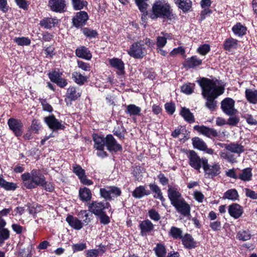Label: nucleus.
<instances>
[{"label":"nucleus","mask_w":257,"mask_h":257,"mask_svg":"<svg viewBox=\"0 0 257 257\" xmlns=\"http://www.w3.org/2000/svg\"><path fill=\"white\" fill-rule=\"evenodd\" d=\"M21 178L24 185L28 189L35 188L37 186L44 187L45 178L40 171L33 170L30 173H25L22 175Z\"/></svg>","instance_id":"f257e3e1"},{"label":"nucleus","mask_w":257,"mask_h":257,"mask_svg":"<svg viewBox=\"0 0 257 257\" xmlns=\"http://www.w3.org/2000/svg\"><path fill=\"white\" fill-rule=\"evenodd\" d=\"M171 14L170 6L164 1L156 0L152 7V13L150 17L152 19L158 18H169Z\"/></svg>","instance_id":"f03ea898"},{"label":"nucleus","mask_w":257,"mask_h":257,"mask_svg":"<svg viewBox=\"0 0 257 257\" xmlns=\"http://www.w3.org/2000/svg\"><path fill=\"white\" fill-rule=\"evenodd\" d=\"M127 54L136 59L142 58L147 53V50L141 41L134 43L127 51Z\"/></svg>","instance_id":"7ed1b4c3"},{"label":"nucleus","mask_w":257,"mask_h":257,"mask_svg":"<svg viewBox=\"0 0 257 257\" xmlns=\"http://www.w3.org/2000/svg\"><path fill=\"white\" fill-rule=\"evenodd\" d=\"M187 155L189 164L191 167L197 170H199L202 165L203 166L204 165L205 161L207 160L205 158H200L197 153L193 150L188 151Z\"/></svg>","instance_id":"20e7f679"},{"label":"nucleus","mask_w":257,"mask_h":257,"mask_svg":"<svg viewBox=\"0 0 257 257\" xmlns=\"http://www.w3.org/2000/svg\"><path fill=\"white\" fill-rule=\"evenodd\" d=\"M121 193V190L119 188L112 186H105L100 188L99 190L100 196L106 200L111 199L112 197L119 196Z\"/></svg>","instance_id":"39448f33"},{"label":"nucleus","mask_w":257,"mask_h":257,"mask_svg":"<svg viewBox=\"0 0 257 257\" xmlns=\"http://www.w3.org/2000/svg\"><path fill=\"white\" fill-rule=\"evenodd\" d=\"M221 108L225 114L229 116L234 115L237 112L235 108V101L229 97L224 98L221 102Z\"/></svg>","instance_id":"423d86ee"},{"label":"nucleus","mask_w":257,"mask_h":257,"mask_svg":"<svg viewBox=\"0 0 257 257\" xmlns=\"http://www.w3.org/2000/svg\"><path fill=\"white\" fill-rule=\"evenodd\" d=\"M8 124L16 137H20L23 135L24 125L21 120L11 117L8 119Z\"/></svg>","instance_id":"0eeeda50"},{"label":"nucleus","mask_w":257,"mask_h":257,"mask_svg":"<svg viewBox=\"0 0 257 257\" xmlns=\"http://www.w3.org/2000/svg\"><path fill=\"white\" fill-rule=\"evenodd\" d=\"M109 204L106 200L102 201H93L89 205V210L95 215L104 212V210L109 207Z\"/></svg>","instance_id":"6e6552de"},{"label":"nucleus","mask_w":257,"mask_h":257,"mask_svg":"<svg viewBox=\"0 0 257 257\" xmlns=\"http://www.w3.org/2000/svg\"><path fill=\"white\" fill-rule=\"evenodd\" d=\"M198 82L202 89V95L204 98L207 96H211V93L215 86V83L207 78H203Z\"/></svg>","instance_id":"1a4fd4ad"},{"label":"nucleus","mask_w":257,"mask_h":257,"mask_svg":"<svg viewBox=\"0 0 257 257\" xmlns=\"http://www.w3.org/2000/svg\"><path fill=\"white\" fill-rule=\"evenodd\" d=\"M203 168L205 174L208 177L216 176L221 172V168L218 163H214L212 165L209 164L207 159L205 161Z\"/></svg>","instance_id":"9d476101"},{"label":"nucleus","mask_w":257,"mask_h":257,"mask_svg":"<svg viewBox=\"0 0 257 257\" xmlns=\"http://www.w3.org/2000/svg\"><path fill=\"white\" fill-rule=\"evenodd\" d=\"M44 121L49 127L53 131L58 130H63L65 127L64 125L56 119L54 115L45 117L44 118Z\"/></svg>","instance_id":"9b49d317"},{"label":"nucleus","mask_w":257,"mask_h":257,"mask_svg":"<svg viewBox=\"0 0 257 257\" xmlns=\"http://www.w3.org/2000/svg\"><path fill=\"white\" fill-rule=\"evenodd\" d=\"M172 205L176 208L178 212L184 216L190 215V207L184 199H181Z\"/></svg>","instance_id":"f8f14e48"},{"label":"nucleus","mask_w":257,"mask_h":257,"mask_svg":"<svg viewBox=\"0 0 257 257\" xmlns=\"http://www.w3.org/2000/svg\"><path fill=\"white\" fill-rule=\"evenodd\" d=\"M88 19V16L86 12L81 11L77 13L72 19L74 26L79 28L84 25Z\"/></svg>","instance_id":"ddd939ff"},{"label":"nucleus","mask_w":257,"mask_h":257,"mask_svg":"<svg viewBox=\"0 0 257 257\" xmlns=\"http://www.w3.org/2000/svg\"><path fill=\"white\" fill-rule=\"evenodd\" d=\"M93 140L94 142V148L96 150L102 151V154L103 155L99 153L97 154V155L106 156V153L103 151L104 146H105L106 137L104 138L102 136L95 134L93 136Z\"/></svg>","instance_id":"4468645a"},{"label":"nucleus","mask_w":257,"mask_h":257,"mask_svg":"<svg viewBox=\"0 0 257 257\" xmlns=\"http://www.w3.org/2000/svg\"><path fill=\"white\" fill-rule=\"evenodd\" d=\"M105 146L109 151L117 152L122 150L121 146L117 143L112 135L106 136Z\"/></svg>","instance_id":"2eb2a0df"},{"label":"nucleus","mask_w":257,"mask_h":257,"mask_svg":"<svg viewBox=\"0 0 257 257\" xmlns=\"http://www.w3.org/2000/svg\"><path fill=\"white\" fill-rule=\"evenodd\" d=\"M168 195L172 205L184 199L178 189L171 186H168Z\"/></svg>","instance_id":"dca6fc26"},{"label":"nucleus","mask_w":257,"mask_h":257,"mask_svg":"<svg viewBox=\"0 0 257 257\" xmlns=\"http://www.w3.org/2000/svg\"><path fill=\"white\" fill-rule=\"evenodd\" d=\"M194 129L208 138L215 137L218 135L217 132L214 129L209 128L204 125H195Z\"/></svg>","instance_id":"f3484780"},{"label":"nucleus","mask_w":257,"mask_h":257,"mask_svg":"<svg viewBox=\"0 0 257 257\" xmlns=\"http://www.w3.org/2000/svg\"><path fill=\"white\" fill-rule=\"evenodd\" d=\"M229 215L235 219L238 218L243 213L242 207L237 203H233L228 206Z\"/></svg>","instance_id":"a211bd4d"},{"label":"nucleus","mask_w":257,"mask_h":257,"mask_svg":"<svg viewBox=\"0 0 257 257\" xmlns=\"http://www.w3.org/2000/svg\"><path fill=\"white\" fill-rule=\"evenodd\" d=\"M76 55L79 58L89 60L92 57V55L88 49L84 46L78 47L75 51Z\"/></svg>","instance_id":"6ab92c4d"},{"label":"nucleus","mask_w":257,"mask_h":257,"mask_svg":"<svg viewBox=\"0 0 257 257\" xmlns=\"http://www.w3.org/2000/svg\"><path fill=\"white\" fill-rule=\"evenodd\" d=\"M49 6L54 12H61L63 11L65 4L64 0H50Z\"/></svg>","instance_id":"aec40b11"},{"label":"nucleus","mask_w":257,"mask_h":257,"mask_svg":"<svg viewBox=\"0 0 257 257\" xmlns=\"http://www.w3.org/2000/svg\"><path fill=\"white\" fill-rule=\"evenodd\" d=\"M58 23V20L56 18H45L40 22V25L48 29L56 26Z\"/></svg>","instance_id":"412c9836"},{"label":"nucleus","mask_w":257,"mask_h":257,"mask_svg":"<svg viewBox=\"0 0 257 257\" xmlns=\"http://www.w3.org/2000/svg\"><path fill=\"white\" fill-rule=\"evenodd\" d=\"M225 148L230 152L237 154L238 156L245 151L243 146L236 143H232L228 144L226 146Z\"/></svg>","instance_id":"4be33fe9"},{"label":"nucleus","mask_w":257,"mask_h":257,"mask_svg":"<svg viewBox=\"0 0 257 257\" xmlns=\"http://www.w3.org/2000/svg\"><path fill=\"white\" fill-rule=\"evenodd\" d=\"M245 96L247 100L250 103H257V89L246 88Z\"/></svg>","instance_id":"5701e85b"},{"label":"nucleus","mask_w":257,"mask_h":257,"mask_svg":"<svg viewBox=\"0 0 257 257\" xmlns=\"http://www.w3.org/2000/svg\"><path fill=\"white\" fill-rule=\"evenodd\" d=\"M201 64L202 60L198 59L197 56H194L186 59L183 63V65L185 67L193 68L200 65Z\"/></svg>","instance_id":"b1692460"},{"label":"nucleus","mask_w":257,"mask_h":257,"mask_svg":"<svg viewBox=\"0 0 257 257\" xmlns=\"http://www.w3.org/2000/svg\"><path fill=\"white\" fill-rule=\"evenodd\" d=\"M238 41L232 38L226 39L224 43V49L228 51H232L238 47Z\"/></svg>","instance_id":"393cba45"},{"label":"nucleus","mask_w":257,"mask_h":257,"mask_svg":"<svg viewBox=\"0 0 257 257\" xmlns=\"http://www.w3.org/2000/svg\"><path fill=\"white\" fill-rule=\"evenodd\" d=\"M66 220L71 227L76 230H80L83 226L81 221L72 215H68Z\"/></svg>","instance_id":"a878e982"},{"label":"nucleus","mask_w":257,"mask_h":257,"mask_svg":"<svg viewBox=\"0 0 257 257\" xmlns=\"http://www.w3.org/2000/svg\"><path fill=\"white\" fill-rule=\"evenodd\" d=\"M140 227L142 235H146L147 232H149L153 230L154 225L149 220H146L142 221L140 224Z\"/></svg>","instance_id":"bb28decb"},{"label":"nucleus","mask_w":257,"mask_h":257,"mask_svg":"<svg viewBox=\"0 0 257 257\" xmlns=\"http://www.w3.org/2000/svg\"><path fill=\"white\" fill-rule=\"evenodd\" d=\"M81 91L74 86L69 87L66 93V96L72 100H75L80 97Z\"/></svg>","instance_id":"cd10ccee"},{"label":"nucleus","mask_w":257,"mask_h":257,"mask_svg":"<svg viewBox=\"0 0 257 257\" xmlns=\"http://www.w3.org/2000/svg\"><path fill=\"white\" fill-rule=\"evenodd\" d=\"M109 61L111 66L118 70V74H123L124 73V65L120 59L113 58L110 59Z\"/></svg>","instance_id":"c85d7f7f"},{"label":"nucleus","mask_w":257,"mask_h":257,"mask_svg":"<svg viewBox=\"0 0 257 257\" xmlns=\"http://www.w3.org/2000/svg\"><path fill=\"white\" fill-rule=\"evenodd\" d=\"M182 241L184 246L187 248L191 249L195 248L196 246V242L193 238L189 234H186L182 237Z\"/></svg>","instance_id":"c756f323"},{"label":"nucleus","mask_w":257,"mask_h":257,"mask_svg":"<svg viewBox=\"0 0 257 257\" xmlns=\"http://www.w3.org/2000/svg\"><path fill=\"white\" fill-rule=\"evenodd\" d=\"M252 176V169L248 167L241 171L238 176V178L243 181H249L251 180Z\"/></svg>","instance_id":"7c9ffc66"},{"label":"nucleus","mask_w":257,"mask_h":257,"mask_svg":"<svg viewBox=\"0 0 257 257\" xmlns=\"http://www.w3.org/2000/svg\"><path fill=\"white\" fill-rule=\"evenodd\" d=\"M0 187L7 191H14L17 188V185L16 183L7 182L0 175Z\"/></svg>","instance_id":"2f4dec72"},{"label":"nucleus","mask_w":257,"mask_h":257,"mask_svg":"<svg viewBox=\"0 0 257 257\" xmlns=\"http://www.w3.org/2000/svg\"><path fill=\"white\" fill-rule=\"evenodd\" d=\"M150 194V191L146 190L143 186H140L137 187L133 192V196L136 198H141L145 195H149Z\"/></svg>","instance_id":"473e14b6"},{"label":"nucleus","mask_w":257,"mask_h":257,"mask_svg":"<svg viewBox=\"0 0 257 257\" xmlns=\"http://www.w3.org/2000/svg\"><path fill=\"white\" fill-rule=\"evenodd\" d=\"M174 1L178 5V7L184 12L188 11L192 7V2L191 0Z\"/></svg>","instance_id":"72a5a7b5"},{"label":"nucleus","mask_w":257,"mask_h":257,"mask_svg":"<svg viewBox=\"0 0 257 257\" xmlns=\"http://www.w3.org/2000/svg\"><path fill=\"white\" fill-rule=\"evenodd\" d=\"M181 115L184 118V119L189 123H193L195 122V118L192 112H190L188 108L186 107L182 108L180 111Z\"/></svg>","instance_id":"f704fd0d"},{"label":"nucleus","mask_w":257,"mask_h":257,"mask_svg":"<svg viewBox=\"0 0 257 257\" xmlns=\"http://www.w3.org/2000/svg\"><path fill=\"white\" fill-rule=\"evenodd\" d=\"M130 116L133 115H140L141 112V107L136 106L135 104H130L126 106V109L125 111Z\"/></svg>","instance_id":"c9c22d12"},{"label":"nucleus","mask_w":257,"mask_h":257,"mask_svg":"<svg viewBox=\"0 0 257 257\" xmlns=\"http://www.w3.org/2000/svg\"><path fill=\"white\" fill-rule=\"evenodd\" d=\"M79 195L80 199L85 201L90 200L92 196L91 191L89 189L86 187L79 189Z\"/></svg>","instance_id":"e433bc0d"},{"label":"nucleus","mask_w":257,"mask_h":257,"mask_svg":"<svg viewBox=\"0 0 257 257\" xmlns=\"http://www.w3.org/2000/svg\"><path fill=\"white\" fill-rule=\"evenodd\" d=\"M224 199H227L232 201H235L238 199L239 195L237 190L235 189H231L227 190L223 195Z\"/></svg>","instance_id":"4c0bfd02"},{"label":"nucleus","mask_w":257,"mask_h":257,"mask_svg":"<svg viewBox=\"0 0 257 257\" xmlns=\"http://www.w3.org/2000/svg\"><path fill=\"white\" fill-rule=\"evenodd\" d=\"M192 144L194 148L202 151L206 149V144L201 139L198 137L194 138L192 139Z\"/></svg>","instance_id":"58836bf2"},{"label":"nucleus","mask_w":257,"mask_h":257,"mask_svg":"<svg viewBox=\"0 0 257 257\" xmlns=\"http://www.w3.org/2000/svg\"><path fill=\"white\" fill-rule=\"evenodd\" d=\"M72 78L75 83L80 85H83L87 80L86 77L77 72H74L72 73Z\"/></svg>","instance_id":"ea45409f"},{"label":"nucleus","mask_w":257,"mask_h":257,"mask_svg":"<svg viewBox=\"0 0 257 257\" xmlns=\"http://www.w3.org/2000/svg\"><path fill=\"white\" fill-rule=\"evenodd\" d=\"M149 186L152 191L155 193V195L154 196L155 198H158L162 201L165 200V199L163 196L161 190L160 188L158 186V185L155 184H150Z\"/></svg>","instance_id":"a19ab883"},{"label":"nucleus","mask_w":257,"mask_h":257,"mask_svg":"<svg viewBox=\"0 0 257 257\" xmlns=\"http://www.w3.org/2000/svg\"><path fill=\"white\" fill-rule=\"evenodd\" d=\"M182 233V230L180 228L175 226H172L169 232V235L174 239H182L183 237Z\"/></svg>","instance_id":"79ce46f5"},{"label":"nucleus","mask_w":257,"mask_h":257,"mask_svg":"<svg viewBox=\"0 0 257 257\" xmlns=\"http://www.w3.org/2000/svg\"><path fill=\"white\" fill-rule=\"evenodd\" d=\"M232 30L236 35L240 36L245 34L246 29L240 23H237L232 27Z\"/></svg>","instance_id":"37998d69"},{"label":"nucleus","mask_w":257,"mask_h":257,"mask_svg":"<svg viewBox=\"0 0 257 257\" xmlns=\"http://www.w3.org/2000/svg\"><path fill=\"white\" fill-rule=\"evenodd\" d=\"M154 250L157 257H166V250L164 245L158 243L155 247Z\"/></svg>","instance_id":"c03bdc74"},{"label":"nucleus","mask_w":257,"mask_h":257,"mask_svg":"<svg viewBox=\"0 0 257 257\" xmlns=\"http://www.w3.org/2000/svg\"><path fill=\"white\" fill-rule=\"evenodd\" d=\"M206 98L207 101L205 103V106L210 110H214L216 106V101L214 100L215 98L212 96H207Z\"/></svg>","instance_id":"a18cd8bd"},{"label":"nucleus","mask_w":257,"mask_h":257,"mask_svg":"<svg viewBox=\"0 0 257 257\" xmlns=\"http://www.w3.org/2000/svg\"><path fill=\"white\" fill-rule=\"evenodd\" d=\"M220 155L221 158L231 163H236L237 162L236 158L234 157V156L227 152H221Z\"/></svg>","instance_id":"49530a36"},{"label":"nucleus","mask_w":257,"mask_h":257,"mask_svg":"<svg viewBox=\"0 0 257 257\" xmlns=\"http://www.w3.org/2000/svg\"><path fill=\"white\" fill-rule=\"evenodd\" d=\"M237 238L243 241L248 240L250 238L251 235L248 230H240L237 235Z\"/></svg>","instance_id":"de8ad7c7"},{"label":"nucleus","mask_w":257,"mask_h":257,"mask_svg":"<svg viewBox=\"0 0 257 257\" xmlns=\"http://www.w3.org/2000/svg\"><path fill=\"white\" fill-rule=\"evenodd\" d=\"M10 237V231L7 228L0 229V245Z\"/></svg>","instance_id":"09e8293b"},{"label":"nucleus","mask_w":257,"mask_h":257,"mask_svg":"<svg viewBox=\"0 0 257 257\" xmlns=\"http://www.w3.org/2000/svg\"><path fill=\"white\" fill-rule=\"evenodd\" d=\"M73 172L76 175L78 176L79 179L84 175H85V170L78 165H73Z\"/></svg>","instance_id":"8fccbe9b"},{"label":"nucleus","mask_w":257,"mask_h":257,"mask_svg":"<svg viewBox=\"0 0 257 257\" xmlns=\"http://www.w3.org/2000/svg\"><path fill=\"white\" fill-rule=\"evenodd\" d=\"M73 6L75 10L82 9L86 6L87 3L83 0H72Z\"/></svg>","instance_id":"3c124183"},{"label":"nucleus","mask_w":257,"mask_h":257,"mask_svg":"<svg viewBox=\"0 0 257 257\" xmlns=\"http://www.w3.org/2000/svg\"><path fill=\"white\" fill-rule=\"evenodd\" d=\"M195 84L193 83H188L183 85L181 87L182 91L186 94H190L192 93Z\"/></svg>","instance_id":"603ef678"},{"label":"nucleus","mask_w":257,"mask_h":257,"mask_svg":"<svg viewBox=\"0 0 257 257\" xmlns=\"http://www.w3.org/2000/svg\"><path fill=\"white\" fill-rule=\"evenodd\" d=\"M15 42L20 46H28L31 43L30 40L25 37L16 38Z\"/></svg>","instance_id":"864d4df0"},{"label":"nucleus","mask_w":257,"mask_h":257,"mask_svg":"<svg viewBox=\"0 0 257 257\" xmlns=\"http://www.w3.org/2000/svg\"><path fill=\"white\" fill-rule=\"evenodd\" d=\"M201 7L204 9L202 12L204 14H207L210 13L209 7L211 4V0H202L200 3Z\"/></svg>","instance_id":"5fc2aeb1"},{"label":"nucleus","mask_w":257,"mask_h":257,"mask_svg":"<svg viewBox=\"0 0 257 257\" xmlns=\"http://www.w3.org/2000/svg\"><path fill=\"white\" fill-rule=\"evenodd\" d=\"M82 32L84 35L90 38H95L97 35V33L95 30L87 28L83 29Z\"/></svg>","instance_id":"6e6d98bb"},{"label":"nucleus","mask_w":257,"mask_h":257,"mask_svg":"<svg viewBox=\"0 0 257 257\" xmlns=\"http://www.w3.org/2000/svg\"><path fill=\"white\" fill-rule=\"evenodd\" d=\"M224 88L222 86H217L215 84L213 92L211 93V96L214 98H217L219 95L224 93Z\"/></svg>","instance_id":"4d7b16f0"},{"label":"nucleus","mask_w":257,"mask_h":257,"mask_svg":"<svg viewBox=\"0 0 257 257\" xmlns=\"http://www.w3.org/2000/svg\"><path fill=\"white\" fill-rule=\"evenodd\" d=\"M147 0H135L137 6L142 12L146 11L148 4L146 3Z\"/></svg>","instance_id":"13d9d810"},{"label":"nucleus","mask_w":257,"mask_h":257,"mask_svg":"<svg viewBox=\"0 0 257 257\" xmlns=\"http://www.w3.org/2000/svg\"><path fill=\"white\" fill-rule=\"evenodd\" d=\"M209 51L210 46L208 44H204L197 49V52L202 55H205Z\"/></svg>","instance_id":"bf43d9fd"},{"label":"nucleus","mask_w":257,"mask_h":257,"mask_svg":"<svg viewBox=\"0 0 257 257\" xmlns=\"http://www.w3.org/2000/svg\"><path fill=\"white\" fill-rule=\"evenodd\" d=\"M148 213L150 218L154 221H158L161 218L159 213L155 209H152L150 210Z\"/></svg>","instance_id":"052dcab7"},{"label":"nucleus","mask_w":257,"mask_h":257,"mask_svg":"<svg viewBox=\"0 0 257 257\" xmlns=\"http://www.w3.org/2000/svg\"><path fill=\"white\" fill-rule=\"evenodd\" d=\"M156 43L158 48L164 47L167 43V37L166 36L158 37Z\"/></svg>","instance_id":"680f3d73"},{"label":"nucleus","mask_w":257,"mask_h":257,"mask_svg":"<svg viewBox=\"0 0 257 257\" xmlns=\"http://www.w3.org/2000/svg\"><path fill=\"white\" fill-rule=\"evenodd\" d=\"M85 243H80L72 245V249L74 252L82 251L86 248Z\"/></svg>","instance_id":"e2e57ef3"},{"label":"nucleus","mask_w":257,"mask_h":257,"mask_svg":"<svg viewBox=\"0 0 257 257\" xmlns=\"http://www.w3.org/2000/svg\"><path fill=\"white\" fill-rule=\"evenodd\" d=\"M100 219V222L103 224H107L110 222L109 217L105 214V212L102 213L101 214L97 215Z\"/></svg>","instance_id":"0e129e2a"},{"label":"nucleus","mask_w":257,"mask_h":257,"mask_svg":"<svg viewBox=\"0 0 257 257\" xmlns=\"http://www.w3.org/2000/svg\"><path fill=\"white\" fill-rule=\"evenodd\" d=\"M210 228L214 231H218L221 228L220 221L218 220L213 221L210 223Z\"/></svg>","instance_id":"69168bd1"},{"label":"nucleus","mask_w":257,"mask_h":257,"mask_svg":"<svg viewBox=\"0 0 257 257\" xmlns=\"http://www.w3.org/2000/svg\"><path fill=\"white\" fill-rule=\"evenodd\" d=\"M244 192L247 197H249L252 199H257V193H256L255 191L248 188H245Z\"/></svg>","instance_id":"338daca9"},{"label":"nucleus","mask_w":257,"mask_h":257,"mask_svg":"<svg viewBox=\"0 0 257 257\" xmlns=\"http://www.w3.org/2000/svg\"><path fill=\"white\" fill-rule=\"evenodd\" d=\"M166 111L170 114H173L175 111V106L172 103H166L165 105Z\"/></svg>","instance_id":"774afa93"}]
</instances>
